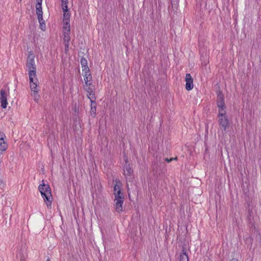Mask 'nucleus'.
Here are the masks:
<instances>
[{
    "mask_svg": "<svg viewBox=\"0 0 261 261\" xmlns=\"http://www.w3.org/2000/svg\"><path fill=\"white\" fill-rule=\"evenodd\" d=\"M217 105L218 108V122L222 131L225 133L229 125L228 117L225 110L226 106L224 102V95L221 91L217 92Z\"/></svg>",
    "mask_w": 261,
    "mask_h": 261,
    "instance_id": "nucleus-1",
    "label": "nucleus"
},
{
    "mask_svg": "<svg viewBox=\"0 0 261 261\" xmlns=\"http://www.w3.org/2000/svg\"><path fill=\"white\" fill-rule=\"evenodd\" d=\"M38 188L43 198L46 202L47 206L50 205L53 198L49 185L43 183L39 186Z\"/></svg>",
    "mask_w": 261,
    "mask_h": 261,
    "instance_id": "nucleus-2",
    "label": "nucleus"
},
{
    "mask_svg": "<svg viewBox=\"0 0 261 261\" xmlns=\"http://www.w3.org/2000/svg\"><path fill=\"white\" fill-rule=\"evenodd\" d=\"M34 58V55L31 52H30L26 66L28 69L29 75L31 77V80L32 79V76H36V67L35 64Z\"/></svg>",
    "mask_w": 261,
    "mask_h": 261,
    "instance_id": "nucleus-3",
    "label": "nucleus"
},
{
    "mask_svg": "<svg viewBox=\"0 0 261 261\" xmlns=\"http://www.w3.org/2000/svg\"><path fill=\"white\" fill-rule=\"evenodd\" d=\"M42 0H36V12L38 16V19L39 20V23L40 24L41 29L42 31H44V28H45V23L43 20V13L42 11Z\"/></svg>",
    "mask_w": 261,
    "mask_h": 261,
    "instance_id": "nucleus-4",
    "label": "nucleus"
},
{
    "mask_svg": "<svg viewBox=\"0 0 261 261\" xmlns=\"http://www.w3.org/2000/svg\"><path fill=\"white\" fill-rule=\"evenodd\" d=\"M114 201L116 211L118 213L122 212V204L124 201V196L115 197Z\"/></svg>",
    "mask_w": 261,
    "mask_h": 261,
    "instance_id": "nucleus-5",
    "label": "nucleus"
},
{
    "mask_svg": "<svg viewBox=\"0 0 261 261\" xmlns=\"http://www.w3.org/2000/svg\"><path fill=\"white\" fill-rule=\"evenodd\" d=\"M186 89L188 91L191 90L193 88V80L191 75L189 73H187L186 75Z\"/></svg>",
    "mask_w": 261,
    "mask_h": 261,
    "instance_id": "nucleus-6",
    "label": "nucleus"
},
{
    "mask_svg": "<svg viewBox=\"0 0 261 261\" xmlns=\"http://www.w3.org/2000/svg\"><path fill=\"white\" fill-rule=\"evenodd\" d=\"M1 106L3 108H6L7 106V94L3 90H1L0 92Z\"/></svg>",
    "mask_w": 261,
    "mask_h": 261,
    "instance_id": "nucleus-7",
    "label": "nucleus"
},
{
    "mask_svg": "<svg viewBox=\"0 0 261 261\" xmlns=\"http://www.w3.org/2000/svg\"><path fill=\"white\" fill-rule=\"evenodd\" d=\"M5 135L0 132V150L4 151L7 148V144L5 141Z\"/></svg>",
    "mask_w": 261,
    "mask_h": 261,
    "instance_id": "nucleus-8",
    "label": "nucleus"
},
{
    "mask_svg": "<svg viewBox=\"0 0 261 261\" xmlns=\"http://www.w3.org/2000/svg\"><path fill=\"white\" fill-rule=\"evenodd\" d=\"M120 182L118 181L114 186V194L115 197L124 196L123 193H122L120 189Z\"/></svg>",
    "mask_w": 261,
    "mask_h": 261,
    "instance_id": "nucleus-9",
    "label": "nucleus"
},
{
    "mask_svg": "<svg viewBox=\"0 0 261 261\" xmlns=\"http://www.w3.org/2000/svg\"><path fill=\"white\" fill-rule=\"evenodd\" d=\"M83 75L84 77V81L85 84H87V83H92V76L90 73V69L83 71Z\"/></svg>",
    "mask_w": 261,
    "mask_h": 261,
    "instance_id": "nucleus-10",
    "label": "nucleus"
},
{
    "mask_svg": "<svg viewBox=\"0 0 261 261\" xmlns=\"http://www.w3.org/2000/svg\"><path fill=\"white\" fill-rule=\"evenodd\" d=\"M63 12V21H70V13L68 7H62Z\"/></svg>",
    "mask_w": 261,
    "mask_h": 261,
    "instance_id": "nucleus-11",
    "label": "nucleus"
},
{
    "mask_svg": "<svg viewBox=\"0 0 261 261\" xmlns=\"http://www.w3.org/2000/svg\"><path fill=\"white\" fill-rule=\"evenodd\" d=\"M36 76H32V79L31 80V77H29L30 80V88L31 90H37L38 89V86L37 84V80L35 79L34 80V78H36Z\"/></svg>",
    "mask_w": 261,
    "mask_h": 261,
    "instance_id": "nucleus-12",
    "label": "nucleus"
},
{
    "mask_svg": "<svg viewBox=\"0 0 261 261\" xmlns=\"http://www.w3.org/2000/svg\"><path fill=\"white\" fill-rule=\"evenodd\" d=\"M84 89L87 92V93H91L94 91V86L92 85V83H88L84 85Z\"/></svg>",
    "mask_w": 261,
    "mask_h": 261,
    "instance_id": "nucleus-13",
    "label": "nucleus"
},
{
    "mask_svg": "<svg viewBox=\"0 0 261 261\" xmlns=\"http://www.w3.org/2000/svg\"><path fill=\"white\" fill-rule=\"evenodd\" d=\"M179 261H189L185 249L182 250V253L180 254L179 257Z\"/></svg>",
    "mask_w": 261,
    "mask_h": 261,
    "instance_id": "nucleus-14",
    "label": "nucleus"
},
{
    "mask_svg": "<svg viewBox=\"0 0 261 261\" xmlns=\"http://www.w3.org/2000/svg\"><path fill=\"white\" fill-rule=\"evenodd\" d=\"M64 41L65 45V49H67L69 47V42L70 40V37L69 34H64Z\"/></svg>",
    "mask_w": 261,
    "mask_h": 261,
    "instance_id": "nucleus-15",
    "label": "nucleus"
},
{
    "mask_svg": "<svg viewBox=\"0 0 261 261\" xmlns=\"http://www.w3.org/2000/svg\"><path fill=\"white\" fill-rule=\"evenodd\" d=\"M81 64L82 66V70H87L88 69H89L88 65H87V61L84 58H82L81 59Z\"/></svg>",
    "mask_w": 261,
    "mask_h": 261,
    "instance_id": "nucleus-16",
    "label": "nucleus"
},
{
    "mask_svg": "<svg viewBox=\"0 0 261 261\" xmlns=\"http://www.w3.org/2000/svg\"><path fill=\"white\" fill-rule=\"evenodd\" d=\"M96 103L95 101H92L91 102V110L90 113L91 115L93 116V117L95 116L96 112Z\"/></svg>",
    "mask_w": 261,
    "mask_h": 261,
    "instance_id": "nucleus-17",
    "label": "nucleus"
},
{
    "mask_svg": "<svg viewBox=\"0 0 261 261\" xmlns=\"http://www.w3.org/2000/svg\"><path fill=\"white\" fill-rule=\"evenodd\" d=\"M124 175L126 176H130V175L132 174L133 170L130 167L129 165H126L125 167L124 170Z\"/></svg>",
    "mask_w": 261,
    "mask_h": 261,
    "instance_id": "nucleus-18",
    "label": "nucleus"
},
{
    "mask_svg": "<svg viewBox=\"0 0 261 261\" xmlns=\"http://www.w3.org/2000/svg\"><path fill=\"white\" fill-rule=\"evenodd\" d=\"M32 91L31 95L34 97V100L36 102H38V99L40 97V96L38 94V89L37 90H33Z\"/></svg>",
    "mask_w": 261,
    "mask_h": 261,
    "instance_id": "nucleus-19",
    "label": "nucleus"
},
{
    "mask_svg": "<svg viewBox=\"0 0 261 261\" xmlns=\"http://www.w3.org/2000/svg\"><path fill=\"white\" fill-rule=\"evenodd\" d=\"M63 31L65 32H69L70 31L69 21H63Z\"/></svg>",
    "mask_w": 261,
    "mask_h": 261,
    "instance_id": "nucleus-20",
    "label": "nucleus"
},
{
    "mask_svg": "<svg viewBox=\"0 0 261 261\" xmlns=\"http://www.w3.org/2000/svg\"><path fill=\"white\" fill-rule=\"evenodd\" d=\"M88 93V94L87 95V96H88V98L90 99L91 102H92V101H95V97L94 92L92 91L91 93Z\"/></svg>",
    "mask_w": 261,
    "mask_h": 261,
    "instance_id": "nucleus-21",
    "label": "nucleus"
},
{
    "mask_svg": "<svg viewBox=\"0 0 261 261\" xmlns=\"http://www.w3.org/2000/svg\"><path fill=\"white\" fill-rule=\"evenodd\" d=\"M61 7H68V0H61Z\"/></svg>",
    "mask_w": 261,
    "mask_h": 261,
    "instance_id": "nucleus-22",
    "label": "nucleus"
},
{
    "mask_svg": "<svg viewBox=\"0 0 261 261\" xmlns=\"http://www.w3.org/2000/svg\"><path fill=\"white\" fill-rule=\"evenodd\" d=\"M177 160V157L171 158L170 159H168V158H165V161H166L168 163H170L171 161H172L173 160Z\"/></svg>",
    "mask_w": 261,
    "mask_h": 261,
    "instance_id": "nucleus-23",
    "label": "nucleus"
},
{
    "mask_svg": "<svg viewBox=\"0 0 261 261\" xmlns=\"http://www.w3.org/2000/svg\"><path fill=\"white\" fill-rule=\"evenodd\" d=\"M23 259V258H20V260H22Z\"/></svg>",
    "mask_w": 261,
    "mask_h": 261,
    "instance_id": "nucleus-24",
    "label": "nucleus"
},
{
    "mask_svg": "<svg viewBox=\"0 0 261 261\" xmlns=\"http://www.w3.org/2000/svg\"><path fill=\"white\" fill-rule=\"evenodd\" d=\"M46 261H49V259H48Z\"/></svg>",
    "mask_w": 261,
    "mask_h": 261,
    "instance_id": "nucleus-25",
    "label": "nucleus"
}]
</instances>
